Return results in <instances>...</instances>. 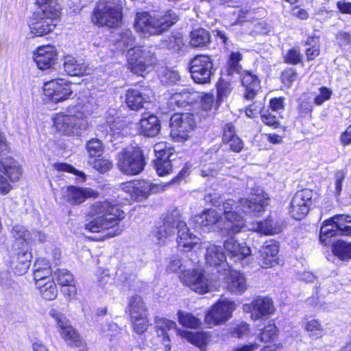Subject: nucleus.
I'll return each instance as SVG.
<instances>
[{"mask_svg":"<svg viewBox=\"0 0 351 351\" xmlns=\"http://www.w3.org/2000/svg\"><path fill=\"white\" fill-rule=\"evenodd\" d=\"M154 150L156 159L169 158L173 153V149L169 143L159 142L155 144Z\"/></svg>","mask_w":351,"mask_h":351,"instance_id":"47","label":"nucleus"},{"mask_svg":"<svg viewBox=\"0 0 351 351\" xmlns=\"http://www.w3.org/2000/svg\"><path fill=\"white\" fill-rule=\"evenodd\" d=\"M31 254L28 252L19 254L16 261L14 263V272L16 275H23L27 272L30 265Z\"/></svg>","mask_w":351,"mask_h":351,"instance_id":"42","label":"nucleus"},{"mask_svg":"<svg viewBox=\"0 0 351 351\" xmlns=\"http://www.w3.org/2000/svg\"><path fill=\"white\" fill-rule=\"evenodd\" d=\"M179 92L184 101L186 106L189 104H192L199 101V97L200 95L199 92L189 91L188 89L185 88Z\"/></svg>","mask_w":351,"mask_h":351,"instance_id":"61","label":"nucleus"},{"mask_svg":"<svg viewBox=\"0 0 351 351\" xmlns=\"http://www.w3.org/2000/svg\"><path fill=\"white\" fill-rule=\"evenodd\" d=\"M36 287L45 300H53L57 297L58 289L53 280H47L45 282L40 281L37 282Z\"/></svg>","mask_w":351,"mask_h":351,"instance_id":"38","label":"nucleus"},{"mask_svg":"<svg viewBox=\"0 0 351 351\" xmlns=\"http://www.w3.org/2000/svg\"><path fill=\"white\" fill-rule=\"evenodd\" d=\"M89 159L99 158L102 156L104 147L102 143L97 138H92L86 144Z\"/></svg>","mask_w":351,"mask_h":351,"instance_id":"46","label":"nucleus"},{"mask_svg":"<svg viewBox=\"0 0 351 351\" xmlns=\"http://www.w3.org/2000/svg\"><path fill=\"white\" fill-rule=\"evenodd\" d=\"M277 334V328L272 321L262 330L260 334V340L264 343L270 342L274 340Z\"/></svg>","mask_w":351,"mask_h":351,"instance_id":"51","label":"nucleus"},{"mask_svg":"<svg viewBox=\"0 0 351 351\" xmlns=\"http://www.w3.org/2000/svg\"><path fill=\"white\" fill-rule=\"evenodd\" d=\"M281 77L282 83L287 86H290L296 80L297 74L293 69H287L282 72Z\"/></svg>","mask_w":351,"mask_h":351,"instance_id":"64","label":"nucleus"},{"mask_svg":"<svg viewBox=\"0 0 351 351\" xmlns=\"http://www.w3.org/2000/svg\"><path fill=\"white\" fill-rule=\"evenodd\" d=\"M34 60L39 69H49L57 60V51L52 45L40 46L34 52Z\"/></svg>","mask_w":351,"mask_h":351,"instance_id":"26","label":"nucleus"},{"mask_svg":"<svg viewBox=\"0 0 351 351\" xmlns=\"http://www.w3.org/2000/svg\"><path fill=\"white\" fill-rule=\"evenodd\" d=\"M121 0H99L93 10L92 21L99 26L118 27L122 22Z\"/></svg>","mask_w":351,"mask_h":351,"instance_id":"6","label":"nucleus"},{"mask_svg":"<svg viewBox=\"0 0 351 351\" xmlns=\"http://www.w3.org/2000/svg\"><path fill=\"white\" fill-rule=\"evenodd\" d=\"M152 93L148 89L129 88L125 94V104L132 110L146 108L150 102Z\"/></svg>","mask_w":351,"mask_h":351,"instance_id":"25","label":"nucleus"},{"mask_svg":"<svg viewBox=\"0 0 351 351\" xmlns=\"http://www.w3.org/2000/svg\"><path fill=\"white\" fill-rule=\"evenodd\" d=\"M60 19V12L38 10L29 21V30L34 36H42L52 32Z\"/></svg>","mask_w":351,"mask_h":351,"instance_id":"9","label":"nucleus"},{"mask_svg":"<svg viewBox=\"0 0 351 351\" xmlns=\"http://www.w3.org/2000/svg\"><path fill=\"white\" fill-rule=\"evenodd\" d=\"M12 235L16 240L21 241V243L26 242L29 244L30 232L21 225H16L12 230Z\"/></svg>","mask_w":351,"mask_h":351,"instance_id":"54","label":"nucleus"},{"mask_svg":"<svg viewBox=\"0 0 351 351\" xmlns=\"http://www.w3.org/2000/svg\"><path fill=\"white\" fill-rule=\"evenodd\" d=\"M179 277L184 285L198 293H206L216 287L215 282L199 268L183 270Z\"/></svg>","mask_w":351,"mask_h":351,"instance_id":"10","label":"nucleus"},{"mask_svg":"<svg viewBox=\"0 0 351 351\" xmlns=\"http://www.w3.org/2000/svg\"><path fill=\"white\" fill-rule=\"evenodd\" d=\"M130 320L134 330L138 334L145 332L149 326L148 312L146 306L140 296H133L128 304Z\"/></svg>","mask_w":351,"mask_h":351,"instance_id":"12","label":"nucleus"},{"mask_svg":"<svg viewBox=\"0 0 351 351\" xmlns=\"http://www.w3.org/2000/svg\"><path fill=\"white\" fill-rule=\"evenodd\" d=\"M178 230L177 242L178 247L188 252L196 247H202L200 240L195 235L189 232L186 223L181 219V215L178 209L167 214L162 221V225L157 227L152 231V235L158 244L165 243L167 241L173 237L175 228Z\"/></svg>","mask_w":351,"mask_h":351,"instance_id":"3","label":"nucleus"},{"mask_svg":"<svg viewBox=\"0 0 351 351\" xmlns=\"http://www.w3.org/2000/svg\"><path fill=\"white\" fill-rule=\"evenodd\" d=\"M186 265L182 263V260L178 256H173L171 258L169 264L167 267V271L169 273H176L180 270L181 274L183 270H186Z\"/></svg>","mask_w":351,"mask_h":351,"instance_id":"59","label":"nucleus"},{"mask_svg":"<svg viewBox=\"0 0 351 351\" xmlns=\"http://www.w3.org/2000/svg\"><path fill=\"white\" fill-rule=\"evenodd\" d=\"M117 50L123 51L126 49L135 48L134 45V36L130 29H126L119 36V38L115 43Z\"/></svg>","mask_w":351,"mask_h":351,"instance_id":"40","label":"nucleus"},{"mask_svg":"<svg viewBox=\"0 0 351 351\" xmlns=\"http://www.w3.org/2000/svg\"><path fill=\"white\" fill-rule=\"evenodd\" d=\"M34 279L37 282L43 281L45 282L47 280H52L50 278L51 274V265L44 258H38L34 264Z\"/></svg>","mask_w":351,"mask_h":351,"instance_id":"35","label":"nucleus"},{"mask_svg":"<svg viewBox=\"0 0 351 351\" xmlns=\"http://www.w3.org/2000/svg\"><path fill=\"white\" fill-rule=\"evenodd\" d=\"M177 21L178 16L171 10L152 13L141 11L135 15L134 27L141 36L147 37L162 34Z\"/></svg>","mask_w":351,"mask_h":351,"instance_id":"5","label":"nucleus"},{"mask_svg":"<svg viewBox=\"0 0 351 351\" xmlns=\"http://www.w3.org/2000/svg\"><path fill=\"white\" fill-rule=\"evenodd\" d=\"M178 335L187 340L189 342L199 348L201 350H204L209 341L210 335L206 332H193L186 330H178Z\"/></svg>","mask_w":351,"mask_h":351,"instance_id":"34","label":"nucleus"},{"mask_svg":"<svg viewBox=\"0 0 351 351\" xmlns=\"http://www.w3.org/2000/svg\"><path fill=\"white\" fill-rule=\"evenodd\" d=\"M93 108L89 102L78 103L70 106L65 112L56 114L53 117V126L58 132L69 136H80L88 127V116Z\"/></svg>","mask_w":351,"mask_h":351,"instance_id":"4","label":"nucleus"},{"mask_svg":"<svg viewBox=\"0 0 351 351\" xmlns=\"http://www.w3.org/2000/svg\"><path fill=\"white\" fill-rule=\"evenodd\" d=\"M243 310L245 313H251L252 319L256 320L273 314L274 306L270 298L259 296L250 304H243Z\"/></svg>","mask_w":351,"mask_h":351,"instance_id":"23","label":"nucleus"},{"mask_svg":"<svg viewBox=\"0 0 351 351\" xmlns=\"http://www.w3.org/2000/svg\"><path fill=\"white\" fill-rule=\"evenodd\" d=\"M64 71L70 76H82L90 74V69L82 60H77L71 56H66L63 62Z\"/></svg>","mask_w":351,"mask_h":351,"instance_id":"31","label":"nucleus"},{"mask_svg":"<svg viewBox=\"0 0 351 351\" xmlns=\"http://www.w3.org/2000/svg\"><path fill=\"white\" fill-rule=\"evenodd\" d=\"M332 252L339 260L349 261L351 259V242L343 240L337 241L332 245Z\"/></svg>","mask_w":351,"mask_h":351,"instance_id":"39","label":"nucleus"},{"mask_svg":"<svg viewBox=\"0 0 351 351\" xmlns=\"http://www.w3.org/2000/svg\"><path fill=\"white\" fill-rule=\"evenodd\" d=\"M306 330L309 336L314 339H318L322 336L324 328L320 322L317 319H311L306 324Z\"/></svg>","mask_w":351,"mask_h":351,"instance_id":"50","label":"nucleus"},{"mask_svg":"<svg viewBox=\"0 0 351 351\" xmlns=\"http://www.w3.org/2000/svg\"><path fill=\"white\" fill-rule=\"evenodd\" d=\"M119 170L127 175H137L145 167V162L142 151L138 147H128L120 152L117 157Z\"/></svg>","mask_w":351,"mask_h":351,"instance_id":"8","label":"nucleus"},{"mask_svg":"<svg viewBox=\"0 0 351 351\" xmlns=\"http://www.w3.org/2000/svg\"><path fill=\"white\" fill-rule=\"evenodd\" d=\"M71 83L62 78L47 82L43 85V93L49 101L57 104L71 98L73 94Z\"/></svg>","mask_w":351,"mask_h":351,"instance_id":"14","label":"nucleus"},{"mask_svg":"<svg viewBox=\"0 0 351 351\" xmlns=\"http://www.w3.org/2000/svg\"><path fill=\"white\" fill-rule=\"evenodd\" d=\"M285 62L292 64L299 63L302 60V56L298 50L295 49H291L285 56Z\"/></svg>","mask_w":351,"mask_h":351,"instance_id":"63","label":"nucleus"},{"mask_svg":"<svg viewBox=\"0 0 351 351\" xmlns=\"http://www.w3.org/2000/svg\"><path fill=\"white\" fill-rule=\"evenodd\" d=\"M168 104L171 108L175 109V107H186L184 100L180 93V92L173 93L171 97L169 99Z\"/></svg>","mask_w":351,"mask_h":351,"instance_id":"62","label":"nucleus"},{"mask_svg":"<svg viewBox=\"0 0 351 351\" xmlns=\"http://www.w3.org/2000/svg\"><path fill=\"white\" fill-rule=\"evenodd\" d=\"M155 322V331L156 338L163 347L165 351H171V332L175 331L178 335V330H184L179 328L174 321L167 318L156 317Z\"/></svg>","mask_w":351,"mask_h":351,"instance_id":"20","label":"nucleus"},{"mask_svg":"<svg viewBox=\"0 0 351 351\" xmlns=\"http://www.w3.org/2000/svg\"><path fill=\"white\" fill-rule=\"evenodd\" d=\"M189 71L191 78L195 83L200 84L209 83L215 72L211 57L206 55L195 56L189 62Z\"/></svg>","mask_w":351,"mask_h":351,"instance_id":"11","label":"nucleus"},{"mask_svg":"<svg viewBox=\"0 0 351 351\" xmlns=\"http://www.w3.org/2000/svg\"><path fill=\"white\" fill-rule=\"evenodd\" d=\"M205 259L208 265L216 268L218 274L229 266L221 247L216 245H210L206 247Z\"/></svg>","mask_w":351,"mask_h":351,"instance_id":"28","label":"nucleus"},{"mask_svg":"<svg viewBox=\"0 0 351 351\" xmlns=\"http://www.w3.org/2000/svg\"><path fill=\"white\" fill-rule=\"evenodd\" d=\"M250 194V198H241L239 202L233 199L223 202L221 195L217 193L206 196V201L219 206V210L223 211L225 219L223 227L221 228L223 233L232 235L239 232L244 228V219L239 213V210L254 217L264 212L269 204V195L260 187L253 188Z\"/></svg>","mask_w":351,"mask_h":351,"instance_id":"1","label":"nucleus"},{"mask_svg":"<svg viewBox=\"0 0 351 351\" xmlns=\"http://www.w3.org/2000/svg\"><path fill=\"white\" fill-rule=\"evenodd\" d=\"M278 245L272 240L267 241L259 250V263L263 268H271L278 263Z\"/></svg>","mask_w":351,"mask_h":351,"instance_id":"27","label":"nucleus"},{"mask_svg":"<svg viewBox=\"0 0 351 351\" xmlns=\"http://www.w3.org/2000/svg\"><path fill=\"white\" fill-rule=\"evenodd\" d=\"M335 216L326 220L320 228L319 241L324 245H328L329 238L339 235Z\"/></svg>","mask_w":351,"mask_h":351,"instance_id":"36","label":"nucleus"},{"mask_svg":"<svg viewBox=\"0 0 351 351\" xmlns=\"http://www.w3.org/2000/svg\"><path fill=\"white\" fill-rule=\"evenodd\" d=\"M241 77L242 85L245 88V97L251 99L261 89L260 80L256 75L248 71L243 72Z\"/></svg>","mask_w":351,"mask_h":351,"instance_id":"33","label":"nucleus"},{"mask_svg":"<svg viewBox=\"0 0 351 351\" xmlns=\"http://www.w3.org/2000/svg\"><path fill=\"white\" fill-rule=\"evenodd\" d=\"M312 195V191L308 189L299 191L294 195L289 208V213L294 219L300 220L307 215Z\"/></svg>","mask_w":351,"mask_h":351,"instance_id":"21","label":"nucleus"},{"mask_svg":"<svg viewBox=\"0 0 351 351\" xmlns=\"http://www.w3.org/2000/svg\"><path fill=\"white\" fill-rule=\"evenodd\" d=\"M88 163L95 170L100 173H105L109 171L112 167V162L106 158H104L102 157V156L99 158L89 159Z\"/></svg>","mask_w":351,"mask_h":351,"instance_id":"49","label":"nucleus"},{"mask_svg":"<svg viewBox=\"0 0 351 351\" xmlns=\"http://www.w3.org/2000/svg\"><path fill=\"white\" fill-rule=\"evenodd\" d=\"M247 230L250 231L257 232L261 234H275L282 231V226L278 222L274 221V219L269 217L264 221H257L247 227L244 223V228L240 231Z\"/></svg>","mask_w":351,"mask_h":351,"instance_id":"30","label":"nucleus"},{"mask_svg":"<svg viewBox=\"0 0 351 351\" xmlns=\"http://www.w3.org/2000/svg\"><path fill=\"white\" fill-rule=\"evenodd\" d=\"M232 91V87L228 82L224 80H220L217 85V97L218 101H221L223 99L227 97Z\"/></svg>","mask_w":351,"mask_h":351,"instance_id":"60","label":"nucleus"},{"mask_svg":"<svg viewBox=\"0 0 351 351\" xmlns=\"http://www.w3.org/2000/svg\"><path fill=\"white\" fill-rule=\"evenodd\" d=\"M121 189L132 200L146 198L149 193H158L162 188L146 180H132L121 184Z\"/></svg>","mask_w":351,"mask_h":351,"instance_id":"18","label":"nucleus"},{"mask_svg":"<svg viewBox=\"0 0 351 351\" xmlns=\"http://www.w3.org/2000/svg\"><path fill=\"white\" fill-rule=\"evenodd\" d=\"M127 62L131 72L144 77L154 69L157 59L148 47H138L128 50Z\"/></svg>","mask_w":351,"mask_h":351,"instance_id":"7","label":"nucleus"},{"mask_svg":"<svg viewBox=\"0 0 351 351\" xmlns=\"http://www.w3.org/2000/svg\"><path fill=\"white\" fill-rule=\"evenodd\" d=\"M177 315L178 322L184 327L197 328L201 325L200 319L190 313L178 311Z\"/></svg>","mask_w":351,"mask_h":351,"instance_id":"41","label":"nucleus"},{"mask_svg":"<svg viewBox=\"0 0 351 351\" xmlns=\"http://www.w3.org/2000/svg\"><path fill=\"white\" fill-rule=\"evenodd\" d=\"M53 168L59 172H68L73 173L76 176V182L77 183H83L86 180V174L74 168L72 165L64 162H57L53 164Z\"/></svg>","mask_w":351,"mask_h":351,"instance_id":"43","label":"nucleus"},{"mask_svg":"<svg viewBox=\"0 0 351 351\" xmlns=\"http://www.w3.org/2000/svg\"><path fill=\"white\" fill-rule=\"evenodd\" d=\"M339 235L351 236V216L344 215H335Z\"/></svg>","mask_w":351,"mask_h":351,"instance_id":"45","label":"nucleus"},{"mask_svg":"<svg viewBox=\"0 0 351 351\" xmlns=\"http://www.w3.org/2000/svg\"><path fill=\"white\" fill-rule=\"evenodd\" d=\"M195 128L193 115L190 113H176L170 119V135L176 141L188 138Z\"/></svg>","mask_w":351,"mask_h":351,"instance_id":"15","label":"nucleus"},{"mask_svg":"<svg viewBox=\"0 0 351 351\" xmlns=\"http://www.w3.org/2000/svg\"><path fill=\"white\" fill-rule=\"evenodd\" d=\"M87 216L92 219L85 223V230L104 234L102 239L114 237L122 231L119 223L124 219L125 213L118 206L108 201L97 202L92 204Z\"/></svg>","mask_w":351,"mask_h":351,"instance_id":"2","label":"nucleus"},{"mask_svg":"<svg viewBox=\"0 0 351 351\" xmlns=\"http://www.w3.org/2000/svg\"><path fill=\"white\" fill-rule=\"evenodd\" d=\"M219 214L215 210L208 209L194 216L191 220L195 228L209 231L219 223Z\"/></svg>","mask_w":351,"mask_h":351,"instance_id":"29","label":"nucleus"},{"mask_svg":"<svg viewBox=\"0 0 351 351\" xmlns=\"http://www.w3.org/2000/svg\"><path fill=\"white\" fill-rule=\"evenodd\" d=\"M208 154L205 156V158L200 164V175L201 176L214 177L218 174L220 171L219 165L213 161H207Z\"/></svg>","mask_w":351,"mask_h":351,"instance_id":"44","label":"nucleus"},{"mask_svg":"<svg viewBox=\"0 0 351 351\" xmlns=\"http://www.w3.org/2000/svg\"><path fill=\"white\" fill-rule=\"evenodd\" d=\"M155 168L160 176L169 174L172 169V165L169 158H159L155 160Z\"/></svg>","mask_w":351,"mask_h":351,"instance_id":"53","label":"nucleus"},{"mask_svg":"<svg viewBox=\"0 0 351 351\" xmlns=\"http://www.w3.org/2000/svg\"><path fill=\"white\" fill-rule=\"evenodd\" d=\"M235 309L236 304L234 301L228 299L219 300L206 313L205 323L209 328L221 324L232 317Z\"/></svg>","mask_w":351,"mask_h":351,"instance_id":"13","label":"nucleus"},{"mask_svg":"<svg viewBox=\"0 0 351 351\" xmlns=\"http://www.w3.org/2000/svg\"><path fill=\"white\" fill-rule=\"evenodd\" d=\"M219 274V280H223L225 288L230 293L241 295L247 289L245 275L232 269L230 265Z\"/></svg>","mask_w":351,"mask_h":351,"instance_id":"17","label":"nucleus"},{"mask_svg":"<svg viewBox=\"0 0 351 351\" xmlns=\"http://www.w3.org/2000/svg\"><path fill=\"white\" fill-rule=\"evenodd\" d=\"M180 80V75L177 71L171 69H165L160 75V80L163 83L173 84Z\"/></svg>","mask_w":351,"mask_h":351,"instance_id":"57","label":"nucleus"},{"mask_svg":"<svg viewBox=\"0 0 351 351\" xmlns=\"http://www.w3.org/2000/svg\"><path fill=\"white\" fill-rule=\"evenodd\" d=\"M49 315L56 321L59 328L58 331L66 343L70 346L80 347L82 341L77 331L71 326L66 317L62 313L55 309H51L49 311Z\"/></svg>","mask_w":351,"mask_h":351,"instance_id":"19","label":"nucleus"},{"mask_svg":"<svg viewBox=\"0 0 351 351\" xmlns=\"http://www.w3.org/2000/svg\"><path fill=\"white\" fill-rule=\"evenodd\" d=\"M39 10L47 12H60L58 4V0H36Z\"/></svg>","mask_w":351,"mask_h":351,"instance_id":"56","label":"nucleus"},{"mask_svg":"<svg viewBox=\"0 0 351 351\" xmlns=\"http://www.w3.org/2000/svg\"><path fill=\"white\" fill-rule=\"evenodd\" d=\"M199 94L200 95L199 100L201 102L202 108L206 111L211 110L215 104L214 95L209 93L201 92H199Z\"/></svg>","mask_w":351,"mask_h":351,"instance_id":"58","label":"nucleus"},{"mask_svg":"<svg viewBox=\"0 0 351 351\" xmlns=\"http://www.w3.org/2000/svg\"><path fill=\"white\" fill-rule=\"evenodd\" d=\"M280 117L274 112L265 110L261 112V119L264 123L274 128H278Z\"/></svg>","mask_w":351,"mask_h":351,"instance_id":"55","label":"nucleus"},{"mask_svg":"<svg viewBox=\"0 0 351 351\" xmlns=\"http://www.w3.org/2000/svg\"><path fill=\"white\" fill-rule=\"evenodd\" d=\"M210 40L209 32L204 28H197L190 33L189 43L194 48L206 47Z\"/></svg>","mask_w":351,"mask_h":351,"instance_id":"37","label":"nucleus"},{"mask_svg":"<svg viewBox=\"0 0 351 351\" xmlns=\"http://www.w3.org/2000/svg\"><path fill=\"white\" fill-rule=\"evenodd\" d=\"M138 125L141 132L147 136H154L160 130L159 121L157 117L153 114H144Z\"/></svg>","mask_w":351,"mask_h":351,"instance_id":"32","label":"nucleus"},{"mask_svg":"<svg viewBox=\"0 0 351 351\" xmlns=\"http://www.w3.org/2000/svg\"><path fill=\"white\" fill-rule=\"evenodd\" d=\"M241 59L242 56L239 52L232 51L230 53L227 69V71L229 75H232L233 73H239L241 71V66L239 62Z\"/></svg>","mask_w":351,"mask_h":351,"instance_id":"48","label":"nucleus"},{"mask_svg":"<svg viewBox=\"0 0 351 351\" xmlns=\"http://www.w3.org/2000/svg\"><path fill=\"white\" fill-rule=\"evenodd\" d=\"M223 246L234 263H241L242 265L249 263L251 250L245 243H238L233 237H230L224 241Z\"/></svg>","mask_w":351,"mask_h":351,"instance_id":"24","label":"nucleus"},{"mask_svg":"<svg viewBox=\"0 0 351 351\" xmlns=\"http://www.w3.org/2000/svg\"><path fill=\"white\" fill-rule=\"evenodd\" d=\"M132 124L124 118H110L105 123L97 126V131L101 133V136L108 138V141L112 142L119 136H127L130 134Z\"/></svg>","mask_w":351,"mask_h":351,"instance_id":"16","label":"nucleus"},{"mask_svg":"<svg viewBox=\"0 0 351 351\" xmlns=\"http://www.w3.org/2000/svg\"><path fill=\"white\" fill-rule=\"evenodd\" d=\"M54 275L58 283L62 287L65 285H71V283H74V277L67 269H58L55 272Z\"/></svg>","mask_w":351,"mask_h":351,"instance_id":"52","label":"nucleus"},{"mask_svg":"<svg viewBox=\"0 0 351 351\" xmlns=\"http://www.w3.org/2000/svg\"><path fill=\"white\" fill-rule=\"evenodd\" d=\"M61 199L73 206L80 205L88 197H96L97 192L90 188H82L75 186L62 187L60 189Z\"/></svg>","mask_w":351,"mask_h":351,"instance_id":"22","label":"nucleus"}]
</instances>
